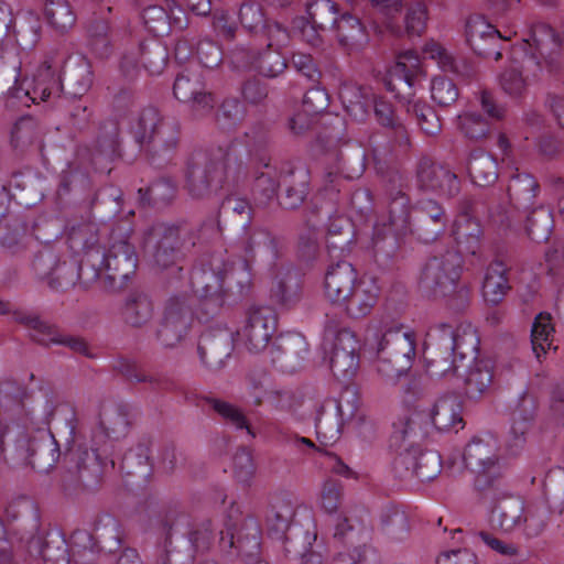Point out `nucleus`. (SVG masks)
Instances as JSON below:
<instances>
[{
    "instance_id": "f257e3e1",
    "label": "nucleus",
    "mask_w": 564,
    "mask_h": 564,
    "mask_svg": "<svg viewBox=\"0 0 564 564\" xmlns=\"http://www.w3.org/2000/svg\"><path fill=\"white\" fill-rule=\"evenodd\" d=\"M131 425L127 405L104 406L99 413V423L93 429L90 446L75 437V426H70L72 441L67 442L63 455L67 468L62 486L72 495L79 490H96L102 479L104 466L112 454L113 443L123 438Z\"/></svg>"
},
{
    "instance_id": "f03ea898",
    "label": "nucleus",
    "mask_w": 564,
    "mask_h": 564,
    "mask_svg": "<svg viewBox=\"0 0 564 564\" xmlns=\"http://www.w3.org/2000/svg\"><path fill=\"white\" fill-rule=\"evenodd\" d=\"M247 175L248 167L238 143L194 149L184 162V188L195 199L209 197L224 187H235Z\"/></svg>"
},
{
    "instance_id": "7ed1b4c3",
    "label": "nucleus",
    "mask_w": 564,
    "mask_h": 564,
    "mask_svg": "<svg viewBox=\"0 0 564 564\" xmlns=\"http://www.w3.org/2000/svg\"><path fill=\"white\" fill-rule=\"evenodd\" d=\"M11 395L25 419L39 429L35 435L24 442L25 459L39 473H48L61 459L62 452L54 435L41 426L50 424L57 406V398L50 387L29 394L24 387L7 382L0 389V398L3 400Z\"/></svg>"
},
{
    "instance_id": "20e7f679",
    "label": "nucleus",
    "mask_w": 564,
    "mask_h": 564,
    "mask_svg": "<svg viewBox=\"0 0 564 564\" xmlns=\"http://www.w3.org/2000/svg\"><path fill=\"white\" fill-rule=\"evenodd\" d=\"M191 285L206 321L218 315L226 301L245 297L251 289L248 264L234 267L221 253L204 254L191 272Z\"/></svg>"
},
{
    "instance_id": "39448f33",
    "label": "nucleus",
    "mask_w": 564,
    "mask_h": 564,
    "mask_svg": "<svg viewBox=\"0 0 564 564\" xmlns=\"http://www.w3.org/2000/svg\"><path fill=\"white\" fill-rule=\"evenodd\" d=\"M143 511L147 513L143 528L147 539H153L159 546L163 543L159 564H189L195 553L204 554L214 544L216 529L210 519L200 521L188 531L191 545L180 551L172 547V534L182 521H187L186 514L169 505L154 509L150 496L143 499Z\"/></svg>"
},
{
    "instance_id": "423d86ee",
    "label": "nucleus",
    "mask_w": 564,
    "mask_h": 564,
    "mask_svg": "<svg viewBox=\"0 0 564 564\" xmlns=\"http://www.w3.org/2000/svg\"><path fill=\"white\" fill-rule=\"evenodd\" d=\"M416 422L404 417L393 424L391 444L399 449L393 459L392 470L401 480L416 478L425 482L434 480L442 470L441 455L433 449L423 451L415 443L421 436Z\"/></svg>"
},
{
    "instance_id": "0eeeda50",
    "label": "nucleus",
    "mask_w": 564,
    "mask_h": 564,
    "mask_svg": "<svg viewBox=\"0 0 564 564\" xmlns=\"http://www.w3.org/2000/svg\"><path fill=\"white\" fill-rule=\"evenodd\" d=\"M421 72L419 56L408 51L400 54L390 68L387 88L395 93L409 116H412L421 131L429 137H436L442 131V120L435 109L425 100L415 98L414 86Z\"/></svg>"
},
{
    "instance_id": "6e6552de",
    "label": "nucleus",
    "mask_w": 564,
    "mask_h": 564,
    "mask_svg": "<svg viewBox=\"0 0 564 564\" xmlns=\"http://www.w3.org/2000/svg\"><path fill=\"white\" fill-rule=\"evenodd\" d=\"M491 505L490 523L496 530L506 533L521 530L527 536L540 535L546 527V513L538 506H525L524 500L508 491L503 480L495 496H478Z\"/></svg>"
},
{
    "instance_id": "1a4fd4ad",
    "label": "nucleus",
    "mask_w": 564,
    "mask_h": 564,
    "mask_svg": "<svg viewBox=\"0 0 564 564\" xmlns=\"http://www.w3.org/2000/svg\"><path fill=\"white\" fill-rule=\"evenodd\" d=\"M261 50L239 45L231 50L230 62L237 69H252L267 78H275L288 68L282 50L291 41L289 30L282 23H271L267 29Z\"/></svg>"
},
{
    "instance_id": "9d476101",
    "label": "nucleus",
    "mask_w": 564,
    "mask_h": 564,
    "mask_svg": "<svg viewBox=\"0 0 564 564\" xmlns=\"http://www.w3.org/2000/svg\"><path fill=\"white\" fill-rule=\"evenodd\" d=\"M499 449L498 438L489 433L474 436L465 446L463 460L476 474L474 488L478 496H495L506 480Z\"/></svg>"
},
{
    "instance_id": "9b49d317",
    "label": "nucleus",
    "mask_w": 564,
    "mask_h": 564,
    "mask_svg": "<svg viewBox=\"0 0 564 564\" xmlns=\"http://www.w3.org/2000/svg\"><path fill=\"white\" fill-rule=\"evenodd\" d=\"M463 267V257L456 250H446L426 258L417 275L419 292L433 300L449 296L459 283Z\"/></svg>"
},
{
    "instance_id": "f8f14e48",
    "label": "nucleus",
    "mask_w": 564,
    "mask_h": 564,
    "mask_svg": "<svg viewBox=\"0 0 564 564\" xmlns=\"http://www.w3.org/2000/svg\"><path fill=\"white\" fill-rule=\"evenodd\" d=\"M376 349V369L386 381H395L406 373L415 356V341L411 334L401 329H388L373 335Z\"/></svg>"
},
{
    "instance_id": "ddd939ff",
    "label": "nucleus",
    "mask_w": 564,
    "mask_h": 564,
    "mask_svg": "<svg viewBox=\"0 0 564 564\" xmlns=\"http://www.w3.org/2000/svg\"><path fill=\"white\" fill-rule=\"evenodd\" d=\"M180 141V124L165 120L153 106L143 108V159L154 167L165 166Z\"/></svg>"
},
{
    "instance_id": "4468645a",
    "label": "nucleus",
    "mask_w": 564,
    "mask_h": 564,
    "mask_svg": "<svg viewBox=\"0 0 564 564\" xmlns=\"http://www.w3.org/2000/svg\"><path fill=\"white\" fill-rule=\"evenodd\" d=\"M232 512L231 509L225 523L226 530L220 531L219 547L228 556L240 557L246 564H256L261 561L260 525L250 516L234 520Z\"/></svg>"
},
{
    "instance_id": "2eb2a0df",
    "label": "nucleus",
    "mask_w": 564,
    "mask_h": 564,
    "mask_svg": "<svg viewBox=\"0 0 564 564\" xmlns=\"http://www.w3.org/2000/svg\"><path fill=\"white\" fill-rule=\"evenodd\" d=\"M183 246L177 226L158 223L143 232V253L153 269L165 270L174 265L182 257Z\"/></svg>"
},
{
    "instance_id": "dca6fc26",
    "label": "nucleus",
    "mask_w": 564,
    "mask_h": 564,
    "mask_svg": "<svg viewBox=\"0 0 564 564\" xmlns=\"http://www.w3.org/2000/svg\"><path fill=\"white\" fill-rule=\"evenodd\" d=\"M194 321L193 300L187 294L170 296L163 308L162 318L155 329L156 340L166 348H173L188 335Z\"/></svg>"
},
{
    "instance_id": "f3484780",
    "label": "nucleus",
    "mask_w": 564,
    "mask_h": 564,
    "mask_svg": "<svg viewBox=\"0 0 564 564\" xmlns=\"http://www.w3.org/2000/svg\"><path fill=\"white\" fill-rule=\"evenodd\" d=\"M415 185L419 191L453 198L460 192V180L448 165L430 155H421L415 164Z\"/></svg>"
},
{
    "instance_id": "a211bd4d",
    "label": "nucleus",
    "mask_w": 564,
    "mask_h": 564,
    "mask_svg": "<svg viewBox=\"0 0 564 564\" xmlns=\"http://www.w3.org/2000/svg\"><path fill=\"white\" fill-rule=\"evenodd\" d=\"M323 164L324 177L328 184H335L340 178H359L366 170V152L359 144L346 143L327 151Z\"/></svg>"
},
{
    "instance_id": "6ab92c4d",
    "label": "nucleus",
    "mask_w": 564,
    "mask_h": 564,
    "mask_svg": "<svg viewBox=\"0 0 564 564\" xmlns=\"http://www.w3.org/2000/svg\"><path fill=\"white\" fill-rule=\"evenodd\" d=\"M449 216L444 206L432 198L419 199L412 207L408 232L424 243L437 240L446 230Z\"/></svg>"
},
{
    "instance_id": "aec40b11",
    "label": "nucleus",
    "mask_w": 564,
    "mask_h": 564,
    "mask_svg": "<svg viewBox=\"0 0 564 564\" xmlns=\"http://www.w3.org/2000/svg\"><path fill=\"white\" fill-rule=\"evenodd\" d=\"M173 95L182 102H191L195 117L208 115L216 105L214 95L207 90L204 76L197 68L186 67L176 75Z\"/></svg>"
},
{
    "instance_id": "412c9836",
    "label": "nucleus",
    "mask_w": 564,
    "mask_h": 564,
    "mask_svg": "<svg viewBox=\"0 0 564 564\" xmlns=\"http://www.w3.org/2000/svg\"><path fill=\"white\" fill-rule=\"evenodd\" d=\"M453 345L449 333H442L437 324L431 328L424 343L425 367L431 377L442 378L458 372L462 365L453 352Z\"/></svg>"
},
{
    "instance_id": "4be33fe9",
    "label": "nucleus",
    "mask_w": 564,
    "mask_h": 564,
    "mask_svg": "<svg viewBox=\"0 0 564 564\" xmlns=\"http://www.w3.org/2000/svg\"><path fill=\"white\" fill-rule=\"evenodd\" d=\"M234 332L216 326L206 329L199 337L197 352L202 365L209 371H219L234 351Z\"/></svg>"
},
{
    "instance_id": "5701e85b",
    "label": "nucleus",
    "mask_w": 564,
    "mask_h": 564,
    "mask_svg": "<svg viewBox=\"0 0 564 564\" xmlns=\"http://www.w3.org/2000/svg\"><path fill=\"white\" fill-rule=\"evenodd\" d=\"M21 542L26 543L28 552L31 555L40 556L46 564H59L69 563L70 561L76 564H91L95 561V550L93 546H84V555L86 560L80 558V551L76 545L72 546L70 556L67 554L66 543L63 539H58L57 545L54 547L52 544L54 541H44L41 534H30L28 536H21Z\"/></svg>"
},
{
    "instance_id": "b1692460",
    "label": "nucleus",
    "mask_w": 564,
    "mask_h": 564,
    "mask_svg": "<svg viewBox=\"0 0 564 564\" xmlns=\"http://www.w3.org/2000/svg\"><path fill=\"white\" fill-rule=\"evenodd\" d=\"M33 269L55 291H66L75 286L80 276V267L74 262H58L51 251L37 253L33 260Z\"/></svg>"
},
{
    "instance_id": "393cba45",
    "label": "nucleus",
    "mask_w": 564,
    "mask_h": 564,
    "mask_svg": "<svg viewBox=\"0 0 564 564\" xmlns=\"http://www.w3.org/2000/svg\"><path fill=\"white\" fill-rule=\"evenodd\" d=\"M276 328V317L270 307L252 306L248 311L241 337L250 352L258 354L267 348Z\"/></svg>"
},
{
    "instance_id": "a878e982",
    "label": "nucleus",
    "mask_w": 564,
    "mask_h": 564,
    "mask_svg": "<svg viewBox=\"0 0 564 564\" xmlns=\"http://www.w3.org/2000/svg\"><path fill=\"white\" fill-rule=\"evenodd\" d=\"M311 180L303 167L283 171L279 180V206L284 210H296L308 203Z\"/></svg>"
},
{
    "instance_id": "bb28decb",
    "label": "nucleus",
    "mask_w": 564,
    "mask_h": 564,
    "mask_svg": "<svg viewBox=\"0 0 564 564\" xmlns=\"http://www.w3.org/2000/svg\"><path fill=\"white\" fill-rule=\"evenodd\" d=\"M358 398L352 390H346L337 401L334 402V406L326 411V406H319L317 415L315 417L316 434L323 437H334L339 433L340 422L337 416H340L341 421H352L358 415V405L356 404Z\"/></svg>"
},
{
    "instance_id": "cd10ccee",
    "label": "nucleus",
    "mask_w": 564,
    "mask_h": 564,
    "mask_svg": "<svg viewBox=\"0 0 564 564\" xmlns=\"http://www.w3.org/2000/svg\"><path fill=\"white\" fill-rule=\"evenodd\" d=\"M308 352L305 337L299 333L276 336L270 348L273 365L284 372L296 371Z\"/></svg>"
},
{
    "instance_id": "c85d7f7f",
    "label": "nucleus",
    "mask_w": 564,
    "mask_h": 564,
    "mask_svg": "<svg viewBox=\"0 0 564 564\" xmlns=\"http://www.w3.org/2000/svg\"><path fill=\"white\" fill-rule=\"evenodd\" d=\"M231 143H238L242 160V151L247 152L248 162H245V164L248 167V172L250 169H271V138L269 131L262 124L252 126L243 133L239 141L236 140Z\"/></svg>"
},
{
    "instance_id": "c756f323",
    "label": "nucleus",
    "mask_w": 564,
    "mask_h": 564,
    "mask_svg": "<svg viewBox=\"0 0 564 564\" xmlns=\"http://www.w3.org/2000/svg\"><path fill=\"white\" fill-rule=\"evenodd\" d=\"M295 510L289 501H278L272 503L267 513V525L269 534L283 542V547L291 545L297 540H302L307 532L296 525H292V519Z\"/></svg>"
},
{
    "instance_id": "7c9ffc66",
    "label": "nucleus",
    "mask_w": 564,
    "mask_h": 564,
    "mask_svg": "<svg viewBox=\"0 0 564 564\" xmlns=\"http://www.w3.org/2000/svg\"><path fill=\"white\" fill-rule=\"evenodd\" d=\"M325 274V295L334 304H340L348 299V294L357 286V272L351 263L337 258Z\"/></svg>"
},
{
    "instance_id": "2f4dec72",
    "label": "nucleus",
    "mask_w": 564,
    "mask_h": 564,
    "mask_svg": "<svg viewBox=\"0 0 564 564\" xmlns=\"http://www.w3.org/2000/svg\"><path fill=\"white\" fill-rule=\"evenodd\" d=\"M61 77L64 85L63 94L68 98L84 96L94 80L91 65L84 56L69 57Z\"/></svg>"
},
{
    "instance_id": "473e14b6",
    "label": "nucleus",
    "mask_w": 564,
    "mask_h": 564,
    "mask_svg": "<svg viewBox=\"0 0 564 564\" xmlns=\"http://www.w3.org/2000/svg\"><path fill=\"white\" fill-rule=\"evenodd\" d=\"M63 90L62 77L56 75L47 62H44L36 70L31 86L25 90L17 89L15 97L21 98L20 93H23L25 97L35 104L39 100L48 101L59 98Z\"/></svg>"
},
{
    "instance_id": "72a5a7b5",
    "label": "nucleus",
    "mask_w": 564,
    "mask_h": 564,
    "mask_svg": "<svg viewBox=\"0 0 564 564\" xmlns=\"http://www.w3.org/2000/svg\"><path fill=\"white\" fill-rule=\"evenodd\" d=\"M462 409L460 397L455 392H448L435 401L430 417L436 430L448 432L455 429V432H458L464 426Z\"/></svg>"
},
{
    "instance_id": "f704fd0d",
    "label": "nucleus",
    "mask_w": 564,
    "mask_h": 564,
    "mask_svg": "<svg viewBox=\"0 0 564 564\" xmlns=\"http://www.w3.org/2000/svg\"><path fill=\"white\" fill-rule=\"evenodd\" d=\"M338 95L346 112L354 120L362 122L369 117L376 97L370 87L346 83L340 86Z\"/></svg>"
},
{
    "instance_id": "c9c22d12",
    "label": "nucleus",
    "mask_w": 564,
    "mask_h": 564,
    "mask_svg": "<svg viewBox=\"0 0 564 564\" xmlns=\"http://www.w3.org/2000/svg\"><path fill=\"white\" fill-rule=\"evenodd\" d=\"M510 263L503 259H495L488 267L484 282L482 296L486 303L499 305L511 290L508 273Z\"/></svg>"
},
{
    "instance_id": "e433bc0d",
    "label": "nucleus",
    "mask_w": 564,
    "mask_h": 564,
    "mask_svg": "<svg viewBox=\"0 0 564 564\" xmlns=\"http://www.w3.org/2000/svg\"><path fill=\"white\" fill-rule=\"evenodd\" d=\"M332 31H335L339 45L349 52H359L368 43L365 25L347 11L339 14Z\"/></svg>"
},
{
    "instance_id": "4c0bfd02",
    "label": "nucleus",
    "mask_w": 564,
    "mask_h": 564,
    "mask_svg": "<svg viewBox=\"0 0 564 564\" xmlns=\"http://www.w3.org/2000/svg\"><path fill=\"white\" fill-rule=\"evenodd\" d=\"M355 243L354 224L345 217L334 219L327 230L326 247L332 261L345 257Z\"/></svg>"
},
{
    "instance_id": "58836bf2",
    "label": "nucleus",
    "mask_w": 564,
    "mask_h": 564,
    "mask_svg": "<svg viewBox=\"0 0 564 564\" xmlns=\"http://www.w3.org/2000/svg\"><path fill=\"white\" fill-rule=\"evenodd\" d=\"M120 252L115 253L109 251L102 254L101 264L107 271H112L109 279L116 281L120 280V288H124L131 280V275L135 274L138 267V257L130 252L128 243H122Z\"/></svg>"
},
{
    "instance_id": "ea45409f",
    "label": "nucleus",
    "mask_w": 564,
    "mask_h": 564,
    "mask_svg": "<svg viewBox=\"0 0 564 564\" xmlns=\"http://www.w3.org/2000/svg\"><path fill=\"white\" fill-rule=\"evenodd\" d=\"M437 329L442 333H449V337L454 341L453 352L462 367L465 366L464 361L477 360L476 355L479 350L480 340L476 330L467 328L459 333L449 323H438Z\"/></svg>"
},
{
    "instance_id": "a19ab883",
    "label": "nucleus",
    "mask_w": 564,
    "mask_h": 564,
    "mask_svg": "<svg viewBox=\"0 0 564 564\" xmlns=\"http://www.w3.org/2000/svg\"><path fill=\"white\" fill-rule=\"evenodd\" d=\"M467 171L474 184L486 187L496 183L498 180V163L496 159L484 150H474L470 152Z\"/></svg>"
},
{
    "instance_id": "79ce46f5",
    "label": "nucleus",
    "mask_w": 564,
    "mask_h": 564,
    "mask_svg": "<svg viewBox=\"0 0 564 564\" xmlns=\"http://www.w3.org/2000/svg\"><path fill=\"white\" fill-rule=\"evenodd\" d=\"M378 300V289L375 284L359 281L357 286L341 301L346 313L352 318H362L370 314Z\"/></svg>"
},
{
    "instance_id": "37998d69",
    "label": "nucleus",
    "mask_w": 564,
    "mask_h": 564,
    "mask_svg": "<svg viewBox=\"0 0 564 564\" xmlns=\"http://www.w3.org/2000/svg\"><path fill=\"white\" fill-rule=\"evenodd\" d=\"M427 21V8L423 2H414L408 6L405 14H398V18H394V24L400 29V31L394 30L393 28H387L394 36L401 37L404 35L411 36H421L425 31Z\"/></svg>"
},
{
    "instance_id": "c03bdc74",
    "label": "nucleus",
    "mask_w": 564,
    "mask_h": 564,
    "mask_svg": "<svg viewBox=\"0 0 564 564\" xmlns=\"http://www.w3.org/2000/svg\"><path fill=\"white\" fill-rule=\"evenodd\" d=\"M552 317L549 313H540L534 318L531 328V346L536 359L541 362L543 356L551 351L556 352L557 346L553 345L554 327L551 323Z\"/></svg>"
},
{
    "instance_id": "a18cd8bd",
    "label": "nucleus",
    "mask_w": 564,
    "mask_h": 564,
    "mask_svg": "<svg viewBox=\"0 0 564 564\" xmlns=\"http://www.w3.org/2000/svg\"><path fill=\"white\" fill-rule=\"evenodd\" d=\"M539 183L529 173H517L510 177L507 193L510 203L516 208H527L536 197Z\"/></svg>"
},
{
    "instance_id": "49530a36",
    "label": "nucleus",
    "mask_w": 564,
    "mask_h": 564,
    "mask_svg": "<svg viewBox=\"0 0 564 564\" xmlns=\"http://www.w3.org/2000/svg\"><path fill=\"white\" fill-rule=\"evenodd\" d=\"M270 296L273 302L291 307L301 299V281L295 272L278 274L271 285Z\"/></svg>"
},
{
    "instance_id": "de8ad7c7",
    "label": "nucleus",
    "mask_w": 564,
    "mask_h": 564,
    "mask_svg": "<svg viewBox=\"0 0 564 564\" xmlns=\"http://www.w3.org/2000/svg\"><path fill=\"white\" fill-rule=\"evenodd\" d=\"M554 228L553 214L550 207L541 205L532 209L525 219L528 237L538 243L549 241Z\"/></svg>"
},
{
    "instance_id": "09e8293b",
    "label": "nucleus",
    "mask_w": 564,
    "mask_h": 564,
    "mask_svg": "<svg viewBox=\"0 0 564 564\" xmlns=\"http://www.w3.org/2000/svg\"><path fill=\"white\" fill-rule=\"evenodd\" d=\"M492 366L489 360L479 359L469 367L465 378V392L470 399L480 398L492 383Z\"/></svg>"
},
{
    "instance_id": "8fccbe9b",
    "label": "nucleus",
    "mask_w": 564,
    "mask_h": 564,
    "mask_svg": "<svg viewBox=\"0 0 564 564\" xmlns=\"http://www.w3.org/2000/svg\"><path fill=\"white\" fill-rule=\"evenodd\" d=\"M410 197L401 189H391L388 194L389 220L401 234H406L412 220Z\"/></svg>"
},
{
    "instance_id": "3c124183",
    "label": "nucleus",
    "mask_w": 564,
    "mask_h": 564,
    "mask_svg": "<svg viewBox=\"0 0 564 564\" xmlns=\"http://www.w3.org/2000/svg\"><path fill=\"white\" fill-rule=\"evenodd\" d=\"M44 17L47 23L61 34L70 30L77 15L67 0H46Z\"/></svg>"
},
{
    "instance_id": "603ef678",
    "label": "nucleus",
    "mask_w": 564,
    "mask_h": 564,
    "mask_svg": "<svg viewBox=\"0 0 564 564\" xmlns=\"http://www.w3.org/2000/svg\"><path fill=\"white\" fill-rule=\"evenodd\" d=\"M308 20L321 31L333 30L339 17L340 9L333 0H306Z\"/></svg>"
},
{
    "instance_id": "864d4df0",
    "label": "nucleus",
    "mask_w": 564,
    "mask_h": 564,
    "mask_svg": "<svg viewBox=\"0 0 564 564\" xmlns=\"http://www.w3.org/2000/svg\"><path fill=\"white\" fill-rule=\"evenodd\" d=\"M380 528L390 539L403 540L410 531L409 517L401 508L387 507L380 514Z\"/></svg>"
},
{
    "instance_id": "5fc2aeb1",
    "label": "nucleus",
    "mask_w": 564,
    "mask_h": 564,
    "mask_svg": "<svg viewBox=\"0 0 564 564\" xmlns=\"http://www.w3.org/2000/svg\"><path fill=\"white\" fill-rule=\"evenodd\" d=\"M12 318L31 332L30 335L34 341L47 346V337L53 334L54 325L42 319L39 314L22 308H14Z\"/></svg>"
},
{
    "instance_id": "6e6d98bb",
    "label": "nucleus",
    "mask_w": 564,
    "mask_h": 564,
    "mask_svg": "<svg viewBox=\"0 0 564 564\" xmlns=\"http://www.w3.org/2000/svg\"><path fill=\"white\" fill-rule=\"evenodd\" d=\"M239 20L249 32L260 30L261 39L267 36V29L271 23H279L275 20L267 19L262 6L256 0H246L241 3Z\"/></svg>"
},
{
    "instance_id": "4d7b16f0",
    "label": "nucleus",
    "mask_w": 564,
    "mask_h": 564,
    "mask_svg": "<svg viewBox=\"0 0 564 564\" xmlns=\"http://www.w3.org/2000/svg\"><path fill=\"white\" fill-rule=\"evenodd\" d=\"M253 174L252 197L258 206L267 207L276 197L279 182L270 172L260 171V169H250Z\"/></svg>"
},
{
    "instance_id": "13d9d810",
    "label": "nucleus",
    "mask_w": 564,
    "mask_h": 564,
    "mask_svg": "<svg viewBox=\"0 0 564 564\" xmlns=\"http://www.w3.org/2000/svg\"><path fill=\"white\" fill-rule=\"evenodd\" d=\"M175 195V183L171 178L160 177L143 192V203L147 200L149 205L155 208H164L172 203Z\"/></svg>"
},
{
    "instance_id": "bf43d9fd",
    "label": "nucleus",
    "mask_w": 564,
    "mask_h": 564,
    "mask_svg": "<svg viewBox=\"0 0 564 564\" xmlns=\"http://www.w3.org/2000/svg\"><path fill=\"white\" fill-rule=\"evenodd\" d=\"M318 227L317 224L307 217L305 220V227L299 235L297 241V256L305 262L315 260L319 254V242H318Z\"/></svg>"
},
{
    "instance_id": "052dcab7",
    "label": "nucleus",
    "mask_w": 564,
    "mask_h": 564,
    "mask_svg": "<svg viewBox=\"0 0 564 564\" xmlns=\"http://www.w3.org/2000/svg\"><path fill=\"white\" fill-rule=\"evenodd\" d=\"M169 58V52L165 45L156 40L150 43H143V68L151 76L160 75L164 70Z\"/></svg>"
},
{
    "instance_id": "680f3d73",
    "label": "nucleus",
    "mask_w": 564,
    "mask_h": 564,
    "mask_svg": "<svg viewBox=\"0 0 564 564\" xmlns=\"http://www.w3.org/2000/svg\"><path fill=\"white\" fill-rule=\"evenodd\" d=\"M458 127L464 135L470 140H481L486 138L490 131L488 119L480 113L468 111L457 117Z\"/></svg>"
},
{
    "instance_id": "e2e57ef3",
    "label": "nucleus",
    "mask_w": 564,
    "mask_h": 564,
    "mask_svg": "<svg viewBox=\"0 0 564 564\" xmlns=\"http://www.w3.org/2000/svg\"><path fill=\"white\" fill-rule=\"evenodd\" d=\"M432 99L443 108L453 106L459 97V90L453 79L445 76H436L431 84Z\"/></svg>"
},
{
    "instance_id": "0e129e2a",
    "label": "nucleus",
    "mask_w": 564,
    "mask_h": 564,
    "mask_svg": "<svg viewBox=\"0 0 564 564\" xmlns=\"http://www.w3.org/2000/svg\"><path fill=\"white\" fill-rule=\"evenodd\" d=\"M482 230L479 224L467 220L456 231V242L460 251L476 256L480 251Z\"/></svg>"
},
{
    "instance_id": "69168bd1",
    "label": "nucleus",
    "mask_w": 564,
    "mask_h": 564,
    "mask_svg": "<svg viewBox=\"0 0 564 564\" xmlns=\"http://www.w3.org/2000/svg\"><path fill=\"white\" fill-rule=\"evenodd\" d=\"M497 31L482 15H471L468 18L465 26L466 43L471 50H481L478 47L480 41Z\"/></svg>"
},
{
    "instance_id": "338daca9",
    "label": "nucleus",
    "mask_w": 564,
    "mask_h": 564,
    "mask_svg": "<svg viewBox=\"0 0 564 564\" xmlns=\"http://www.w3.org/2000/svg\"><path fill=\"white\" fill-rule=\"evenodd\" d=\"M251 206L242 198L229 196L226 197L219 207V217L237 218L236 221L242 228H246L250 223Z\"/></svg>"
},
{
    "instance_id": "774afa93",
    "label": "nucleus",
    "mask_w": 564,
    "mask_h": 564,
    "mask_svg": "<svg viewBox=\"0 0 564 564\" xmlns=\"http://www.w3.org/2000/svg\"><path fill=\"white\" fill-rule=\"evenodd\" d=\"M143 26L155 37L167 34L170 20L166 10L161 6H149L143 9Z\"/></svg>"
}]
</instances>
